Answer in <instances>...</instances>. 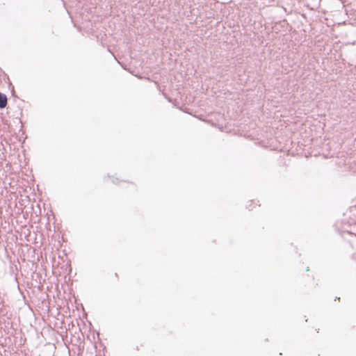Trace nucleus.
<instances>
[{"instance_id": "f257e3e1", "label": "nucleus", "mask_w": 356, "mask_h": 356, "mask_svg": "<svg viewBox=\"0 0 356 356\" xmlns=\"http://www.w3.org/2000/svg\"><path fill=\"white\" fill-rule=\"evenodd\" d=\"M7 105V97L4 94L0 92V108H3Z\"/></svg>"}, {"instance_id": "f03ea898", "label": "nucleus", "mask_w": 356, "mask_h": 356, "mask_svg": "<svg viewBox=\"0 0 356 356\" xmlns=\"http://www.w3.org/2000/svg\"><path fill=\"white\" fill-rule=\"evenodd\" d=\"M258 206L257 203L254 200H250L248 202L247 208L249 210H252Z\"/></svg>"}, {"instance_id": "7ed1b4c3", "label": "nucleus", "mask_w": 356, "mask_h": 356, "mask_svg": "<svg viewBox=\"0 0 356 356\" xmlns=\"http://www.w3.org/2000/svg\"><path fill=\"white\" fill-rule=\"evenodd\" d=\"M115 277L116 279H118V274H117V273H115Z\"/></svg>"}]
</instances>
